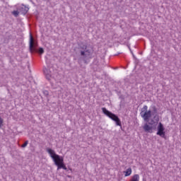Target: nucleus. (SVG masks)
Returning a JSON list of instances; mask_svg holds the SVG:
<instances>
[{
  "label": "nucleus",
  "mask_w": 181,
  "mask_h": 181,
  "mask_svg": "<svg viewBox=\"0 0 181 181\" xmlns=\"http://www.w3.org/2000/svg\"><path fill=\"white\" fill-rule=\"evenodd\" d=\"M37 47V44L35 42L32 33H30V52H35V47Z\"/></svg>",
  "instance_id": "5"
},
{
  "label": "nucleus",
  "mask_w": 181,
  "mask_h": 181,
  "mask_svg": "<svg viewBox=\"0 0 181 181\" xmlns=\"http://www.w3.org/2000/svg\"><path fill=\"white\" fill-rule=\"evenodd\" d=\"M141 117H142L145 122H149V119L152 117V111L148 110V106L144 105L141 108V112H140Z\"/></svg>",
  "instance_id": "3"
},
{
  "label": "nucleus",
  "mask_w": 181,
  "mask_h": 181,
  "mask_svg": "<svg viewBox=\"0 0 181 181\" xmlns=\"http://www.w3.org/2000/svg\"><path fill=\"white\" fill-rule=\"evenodd\" d=\"M80 47L82 50H85L81 52V56H86V53H88V55H90V50L87 49V45H81Z\"/></svg>",
  "instance_id": "6"
},
{
  "label": "nucleus",
  "mask_w": 181,
  "mask_h": 181,
  "mask_svg": "<svg viewBox=\"0 0 181 181\" xmlns=\"http://www.w3.org/2000/svg\"><path fill=\"white\" fill-rule=\"evenodd\" d=\"M4 127V119L0 117V128H2Z\"/></svg>",
  "instance_id": "12"
},
{
  "label": "nucleus",
  "mask_w": 181,
  "mask_h": 181,
  "mask_svg": "<svg viewBox=\"0 0 181 181\" xmlns=\"http://www.w3.org/2000/svg\"><path fill=\"white\" fill-rule=\"evenodd\" d=\"M28 144H29L28 141H25V143L21 146V148H26V146H28Z\"/></svg>",
  "instance_id": "13"
},
{
  "label": "nucleus",
  "mask_w": 181,
  "mask_h": 181,
  "mask_svg": "<svg viewBox=\"0 0 181 181\" xmlns=\"http://www.w3.org/2000/svg\"><path fill=\"white\" fill-rule=\"evenodd\" d=\"M12 14L14 15V16H16V17H18V15H19V11H13L12 12Z\"/></svg>",
  "instance_id": "11"
},
{
  "label": "nucleus",
  "mask_w": 181,
  "mask_h": 181,
  "mask_svg": "<svg viewBox=\"0 0 181 181\" xmlns=\"http://www.w3.org/2000/svg\"><path fill=\"white\" fill-rule=\"evenodd\" d=\"M102 111L105 115L110 118V119H112V121H115L116 123V125L118 127H121V120L118 117V116L115 115V114L107 110L105 107L102 108Z\"/></svg>",
  "instance_id": "2"
},
{
  "label": "nucleus",
  "mask_w": 181,
  "mask_h": 181,
  "mask_svg": "<svg viewBox=\"0 0 181 181\" xmlns=\"http://www.w3.org/2000/svg\"><path fill=\"white\" fill-rule=\"evenodd\" d=\"M143 128L146 132H151V131L153 129L152 126H149L147 123L144 124Z\"/></svg>",
  "instance_id": "7"
},
{
  "label": "nucleus",
  "mask_w": 181,
  "mask_h": 181,
  "mask_svg": "<svg viewBox=\"0 0 181 181\" xmlns=\"http://www.w3.org/2000/svg\"><path fill=\"white\" fill-rule=\"evenodd\" d=\"M38 52L39 53H40V54H43V53H45V50L43 49V48H40Z\"/></svg>",
  "instance_id": "14"
},
{
  "label": "nucleus",
  "mask_w": 181,
  "mask_h": 181,
  "mask_svg": "<svg viewBox=\"0 0 181 181\" xmlns=\"http://www.w3.org/2000/svg\"><path fill=\"white\" fill-rule=\"evenodd\" d=\"M44 74H45V77L47 80H50V78H52V75L49 74L47 69H44Z\"/></svg>",
  "instance_id": "8"
},
{
  "label": "nucleus",
  "mask_w": 181,
  "mask_h": 181,
  "mask_svg": "<svg viewBox=\"0 0 181 181\" xmlns=\"http://www.w3.org/2000/svg\"><path fill=\"white\" fill-rule=\"evenodd\" d=\"M125 176H131V174L132 173V169L131 168H128L125 172Z\"/></svg>",
  "instance_id": "10"
},
{
  "label": "nucleus",
  "mask_w": 181,
  "mask_h": 181,
  "mask_svg": "<svg viewBox=\"0 0 181 181\" xmlns=\"http://www.w3.org/2000/svg\"><path fill=\"white\" fill-rule=\"evenodd\" d=\"M139 179H140L139 175L135 174L132 177L130 181H139Z\"/></svg>",
  "instance_id": "9"
},
{
  "label": "nucleus",
  "mask_w": 181,
  "mask_h": 181,
  "mask_svg": "<svg viewBox=\"0 0 181 181\" xmlns=\"http://www.w3.org/2000/svg\"><path fill=\"white\" fill-rule=\"evenodd\" d=\"M25 8V12L23 13H27L28 11H29L28 8L24 7Z\"/></svg>",
  "instance_id": "15"
},
{
  "label": "nucleus",
  "mask_w": 181,
  "mask_h": 181,
  "mask_svg": "<svg viewBox=\"0 0 181 181\" xmlns=\"http://www.w3.org/2000/svg\"><path fill=\"white\" fill-rule=\"evenodd\" d=\"M47 152L49 153L50 158H52L54 165L57 166V169H64V170H66L67 168L66 165H64V158L57 154L54 150L52 148H47Z\"/></svg>",
  "instance_id": "1"
},
{
  "label": "nucleus",
  "mask_w": 181,
  "mask_h": 181,
  "mask_svg": "<svg viewBox=\"0 0 181 181\" xmlns=\"http://www.w3.org/2000/svg\"><path fill=\"white\" fill-rule=\"evenodd\" d=\"M156 135L160 136L161 138H165L166 133L165 132V127L162 124V122H159L157 127V133Z\"/></svg>",
  "instance_id": "4"
}]
</instances>
